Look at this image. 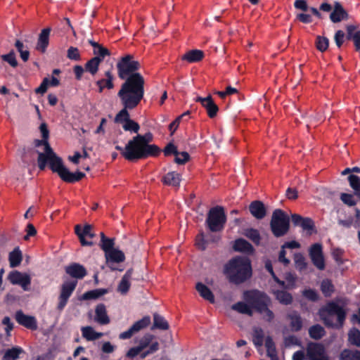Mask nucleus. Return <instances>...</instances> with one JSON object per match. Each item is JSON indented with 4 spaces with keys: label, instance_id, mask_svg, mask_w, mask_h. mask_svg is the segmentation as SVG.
Instances as JSON below:
<instances>
[{
    "label": "nucleus",
    "instance_id": "1",
    "mask_svg": "<svg viewBox=\"0 0 360 360\" xmlns=\"http://www.w3.org/2000/svg\"><path fill=\"white\" fill-rule=\"evenodd\" d=\"M135 88H129L126 84L122 90H119L117 96L123 108L115 115V122L121 124L125 131L138 134L140 129V125L138 122L130 118L129 110L136 108L143 99L142 88L135 85Z\"/></svg>",
    "mask_w": 360,
    "mask_h": 360
},
{
    "label": "nucleus",
    "instance_id": "2",
    "mask_svg": "<svg viewBox=\"0 0 360 360\" xmlns=\"http://www.w3.org/2000/svg\"><path fill=\"white\" fill-rule=\"evenodd\" d=\"M243 299L245 302H238L232 305L231 309L250 316L253 315L254 309L268 322L274 319V314L269 308L272 305V300L265 292L258 290H246L243 293Z\"/></svg>",
    "mask_w": 360,
    "mask_h": 360
},
{
    "label": "nucleus",
    "instance_id": "3",
    "mask_svg": "<svg viewBox=\"0 0 360 360\" xmlns=\"http://www.w3.org/2000/svg\"><path fill=\"white\" fill-rule=\"evenodd\" d=\"M150 139L137 134L129 141L125 146L123 157L129 161L146 159L148 157H157L161 150L155 144H149Z\"/></svg>",
    "mask_w": 360,
    "mask_h": 360
},
{
    "label": "nucleus",
    "instance_id": "4",
    "mask_svg": "<svg viewBox=\"0 0 360 360\" xmlns=\"http://www.w3.org/2000/svg\"><path fill=\"white\" fill-rule=\"evenodd\" d=\"M116 66L118 77L124 80L120 90H122L126 84H128L129 88H135V85H137L138 87L142 88L143 96H144V78L140 73L136 72L140 68V63L133 60V56L126 55L121 58Z\"/></svg>",
    "mask_w": 360,
    "mask_h": 360
},
{
    "label": "nucleus",
    "instance_id": "5",
    "mask_svg": "<svg viewBox=\"0 0 360 360\" xmlns=\"http://www.w3.org/2000/svg\"><path fill=\"white\" fill-rule=\"evenodd\" d=\"M224 273L229 282L240 284L248 280L252 274L250 259L244 256H236L224 266Z\"/></svg>",
    "mask_w": 360,
    "mask_h": 360
},
{
    "label": "nucleus",
    "instance_id": "6",
    "mask_svg": "<svg viewBox=\"0 0 360 360\" xmlns=\"http://www.w3.org/2000/svg\"><path fill=\"white\" fill-rule=\"evenodd\" d=\"M319 316L327 328L340 330L344 326L347 311L343 307L330 301L321 308Z\"/></svg>",
    "mask_w": 360,
    "mask_h": 360
},
{
    "label": "nucleus",
    "instance_id": "7",
    "mask_svg": "<svg viewBox=\"0 0 360 360\" xmlns=\"http://www.w3.org/2000/svg\"><path fill=\"white\" fill-rule=\"evenodd\" d=\"M101 240L99 246L104 252L106 266L112 271H122L123 269H119L116 264L125 261L124 253L115 248V238H108L103 232H101Z\"/></svg>",
    "mask_w": 360,
    "mask_h": 360
},
{
    "label": "nucleus",
    "instance_id": "8",
    "mask_svg": "<svg viewBox=\"0 0 360 360\" xmlns=\"http://www.w3.org/2000/svg\"><path fill=\"white\" fill-rule=\"evenodd\" d=\"M290 217L282 210L276 209L270 221V229L276 238L285 236L290 230Z\"/></svg>",
    "mask_w": 360,
    "mask_h": 360
},
{
    "label": "nucleus",
    "instance_id": "9",
    "mask_svg": "<svg viewBox=\"0 0 360 360\" xmlns=\"http://www.w3.org/2000/svg\"><path fill=\"white\" fill-rule=\"evenodd\" d=\"M226 216L224 209L221 206L212 207L207 216L205 225L211 232H220L225 226Z\"/></svg>",
    "mask_w": 360,
    "mask_h": 360
},
{
    "label": "nucleus",
    "instance_id": "10",
    "mask_svg": "<svg viewBox=\"0 0 360 360\" xmlns=\"http://www.w3.org/2000/svg\"><path fill=\"white\" fill-rule=\"evenodd\" d=\"M319 11L323 12L331 11L329 18L333 23L346 21L349 18V13L340 1H334L333 6L328 2H323L319 6Z\"/></svg>",
    "mask_w": 360,
    "mask_h": 360
},
{
    "label": "nucleus",
    "instance_id": "11",
    "mask_svg": "<svg viewBox=\"0 0 360 360\" xmlns=\"http://www.w3.org/2000/svg\"><path fill=\"white\" fill-rule=\"evenodd\" d=\"M77 284V281H68L64 282L60 288V292L58 296V303L57 305V309L62 311L65 307L69 298L73 293Z\"/></svg>",
    "mask_w": 360,
    "mask_h": 360
},
{
    "label": "nucleus",
    "instance_id": "12",
    "mask_svg": "<svg viewBox=\"0 0 360 360\" xmlns=\"http://www.w3.org/2000/svg\"><path fill=\"white\" fill-rule=\"evenodd\" d=\"M306 357L309 360H329L321 343L310 342L306 348Z\"/></svg>",
    "mask_w": 360,
    "mask_h": 360
},
{
    "label": "nucleus",
    "instance_id": "13",
    "mask_svg": "<svg viewBox=\"0 0 360 360\" xmlns=\"http://www.w3.org/2000/svg\"><path fill=\"white\" fill-rule=\"evenodd\" d=\"M309 256L312 264L320 271L326 268L323 246L321 243H314L309 249Z\"/></svg>",
    "mask_w": 360,
    "mask_h": 360
},
{
    "label": "nucleus",
    "instance_id": "14",
    "mask_svg": "<svg viewBox=\"0 0 360 360\" xmlns=\"http://www.w3.org/2000/svg\"><path fill=\"white\" fill-rule=\"evenodd\" d=\"M291 221L295 226L301 227L309 236L316 233L314 221L309 217H303L298 214H291Z\"/></svg>",
    "mask_w": 360,
    "mask_h": 360
},
{
    "label": "nucleus",
    "instance_id": "15",
    "mask_svg": "<svg viewBox=\"0 0 360 360\" xmlns=\"http://www.w3.org/2000/svg\"><path fill=\"white\" fill-rule=\"evenodd\" d=\"M8 280L13 285H20L25 291L30 290L31 277L26 273H22L17 270L12 271L8 275Z\"/></svg>",
    "mask_w": 360,
    "mask_h": 360
},
{
    "label": "nucleus",
    "instance_id": "16",
    "mask_svg": "<svg viewBox=\"0 0 360 360\" xmlns=\"http://www.w3.org/2000/svg\"><path fill=\"white\" fill-rule=\"evenodd\" d=\"M162 151L166 157L174 155V162L178 165H184L190 160L189 154L185 151L179 152L177 147L172 142L167 143Z\"/></svg>",
    "mask_w": 360,
    "mask_h": 360
},
{
    "label": "nucleus",
    "instance_id": "17",
    "mask_svg": "<svg viewBox=\"0 0 360 360\" xmlns=\"http://www.w3.org/2000/svg\"><path fill=\"white\" fill-rule=\"evenodd\" d=\"M150 323V318L149 316H144L141 319L136 321L127 330L121 333L119 335V338L121 340L129 339L135 333L146 328Z\"/></svg>",
    "mask_w": 360,
    "mask_h": 360
},
{
    "label": "nucleus",
    "instance_id": "18",
    "mask_svg": "<svg viewBox=\"0 0 360 360\" xmlns=\"http://www.w3.org/2000/svg\"><path fill=\"white\" fill-rule=\"evenodd\" d=\"M15 319L17 323L25 328L35 330L37 329V321L34 316L24 314L22 310H18L15 314Z\"/></svg>",
    "mask_w": 360,
    "mask_h": 360
},
{
    "label": "nucleus",
    "instance_id": "19",
    "mask_svg": "<svg viewBox=\"0 0 360 360\" xmlns=\"http://www.w3.org/2000/svg\"><path fill=\"white\" fill-rule=\"evenodd\" d=\"M75 230V233L79 238V241L82 245L92 246L94 245L92 241H89L85 239V237L93 238L95 236V234L91 231L92 226L91 225L86 224L83 228H82L80 225H76Z\"/></svg>",
    "mask_w": 360,
    "mask_h": 360
},
{
    "label": "nucleus",
    "instance_id": "20",
    "mask_svg": "<svg viewBox=\"0 0 360 360\" xmlns=\"http://www.w3.org/2000/svg\"><path fill=\"white\" fill-rule=\"evenodd\" d=\"M195 101L200 103L202 107L206 110L210 118H214L217 116L219 111L218 105L214 103L212 97L209 95L205 98L198 96Z\"/></svg>",
    "mask_w": 360,
    "mask_h": 360
},
{
    "label": "nucleus",
    "instance_id": "21",
    "mask_svg": "<svg viewBox=\"0 0 360 360\" xmlns=\"http://www.w3.org/2000/svg\"><path fill=\"white\" fill-rule=\"evenodd\" d=\"M44 153L39 152L37 150V153H38L37 164L40 170H44L46 168V166L48 163V159L51 158L52 156L56 155L50 146L48 141L44 145Z\"/></svg>",
    "mask_w": 360,
    "mask_h": 360
},
{
    "label": "nucleus",
    "instance_id": "22",
    "mask_svg": "<svg viewBox=\"0 0 360 360\" xmlns=\"http://www.w3.org/2000/svg\"><path fill=\"white\" fill-rule=\"evenodd\" d=\"M51 32V28L48 27L41 30L39 34L36 49L39 52L44 53L49 44V37Z\"/></svg>",
    "mask_w": 360,
    "mask_h": 360
},
{
    "label": "nucleus",
    "instance_id": "23",
    "mask_svg": "<svg viewBox=\"0 0 360 360\" xmlns=\"http://www.w3.org/2000/svg\"><path fill=\"white\" fill-rule=\"evenodd\" d=\"M65 272L71 277L77 279H82L87 274L84 266L79 263H72L67 266Z\"/></svg>",
    "mask_w": 360,
    "mask_h": 360
},
{
    "label": "nucleus",
    "instance_id": "24",
    "mask_svg": "<svg viewBox=\"0 0 360 360\" xmlns=\"http://www.w3.org/2000/svg\"><path fill=\"white\" fill-rule=\"evenodd\" d=\"M346 39L352 41L355 50L360 52V30H357V26L348 25L346 27Z\"/></svg>",
    "mask_w": 360,
    "mask_h": 360
},
{
    "label": "nucleus",
    "instance_id": "25",
    "mask_svg": "<svg viewBox=\"0 0 360 360\" xmlns=\"http://www.w3.org/2000/svg\"><path fill=\"white\" fill-rule=\"evenodd\" d=\"M251 214L257 219H263L266 214V209L264 204L260 200L252 201L249 205Z\"/></svg>",
    "mask_w": 360,
    "mask_h": 360
},
{
    "label": "nucleus",
    "instance_id": "26",
    "mask_svg": "<svg viewBox=\"0 0 360 360\" xmlns=\"http://www.w3.org/2000/svg\"><path fill=\"white\" fill-rule=\"evenodd\" d=\"M59 176L63 181L73 184L82 179L85 176V174L79 171L71 172L68 168H66L65 169H63V172L60 174Z\"/></svg>",
    "mask_w": 360,
    "mask_h": 360
},
{
    "label": "nucleus",
    "instance_id": "27",
    "mask_svg": "<svg viewBox=\"0 0 360 360\" xmlns=\"http://www.w3.org/2000/svg\"><path fill=\"white\" fill-rule=\"evenodd\" d=\"M105 79H98L96 84L98 86V91L102 93L105 88L108 89H112L114 88V76L110 70L105 72Z\"/></svg>",
    "mask_w": 360,
    "mask_h": 360
},
{
    "label": "nucleus",
    "instance_id": "28",
    "mask_svg": "<svg viewBox=\"0 0 360 360\" xmlns=\"http://www.w3.org/2000/svg\"><path fill=\"white\" fill-rule=\"evenodd\" d=\"M236 252H243L251 255L254 252L255 249L253 246L246 240L243 238H238L234 241L233 246Z\"/></svg>",
    "mask_w": 360,
    "mask_h": 360
},
{
    "label": "nucleus",
    "instance_id": "29",
    "mask_svg": "<svg viewBox=\"0 0 360 360\" xmlns=\"http://www.w3.org/2000/svg\"><path fill=\"white\" fill-rule=\"evenodd\" d=\"M88 43L94 47V54L95 55L94 58H98L100 63H102L106 56H110L111 53L107 48L94 41L93 39H88Z\"/></svg>",
    "mask_w": 360,
    "mask_h": 360
},
{
    "label": "nucleus",
    "instance_id": "30",
    "mask_svg": "<svg viewBox=\"0 0 360 360\" xmlns=\"http://www.w3.org/2000/svg\"><path fill=\"white\" fill-rule=\"evenodd\" d=\"M204 52L198 49H193L187 51L181 56L182 60H186L190 63H198L203 59Z\"/></svg>",
    "mask_w": 360,
    "mask_h": 360
},
{
    "label": "nucleus",
    "instance_id": "31",
    "mask_svg": "<svg viewBox=\"0 0 360 360\" xmlns=\"http://www.w3.org/2000/svg\"><path fill=\"white\" fill-rule=\"evenodd\" d=\"M95 313V320L98 323L101 325H106L110 323V318L107 314L106 308L104 304H98L96 307Z\"/></svg>",
    "mask_w": 360,
    "mask_h": 360
},
{
    "label": "nucleus",
    "instance_id": "32",
    "mask_svg": "<svg viewBox=\"0 0 360 360\" xmlns=\"http://www.w3.org/2000/svg\"><path fill=\"white\" fill-rule=\"evenodd\" d=\"M133 274V269H128L122 276L119 285L117 286V290L122 295H125L128 292L131 284L130 279Z\"/></svg>",
    "mask_w": 360,
    "mask_h": 360
},
{
    "label": "nucleus",
    "instance_id": "33",
    "mask_svg": "<svg viewBox=\"0 0 360 360\" xmlns=\"http://www.w3.org/2000/svg\"><path fill=\"white\" fill-rule=\"evenodd\" d=\"M48 162L49 163V167L52 172L57 173L58 176L63 172V169L67 168L64 166L62 158L56 155L48 159Z\"/></svg>",
    "mask_w": 360,
    "mask_h": 360
},
{
    "label": "nucleus",
    "instance_id": "34",
    "mask_svg": "<svg viewBox=\"0 0 360 360\" xmlns=\"http://www.w3.org/2000/svg\"><path fill=\"white\" fill-rule=\"evenodd\" d=\"M196 290L200 295L210 303L214 302V296L211 290L202 283L198 282L195 285Z\"/></svg>",
    "mask_w": 360,
    "mask_h": 360
},
{
    "label": "nucleus",
    "instance_id": "35",
    "mask_svg": "<svg viewBox=\"0 0 360 360\" xmlns=\"http://www.w3.org/2000/svg\"><path fill=\"white\" fill-rule=\"evenodd\" d=\"M162 181L167 186H179L181 181V176L176 172H170L162 177Z\"/></svg>",
    "mask_w": 360,
    "mask_h": 360
},
{
    "label": "nucleus",
    "instance_id": "36",
    "mask_svg": "<svg viewBox=\"0 0 360 360\" xmlns=\"http://www.w3.org/2000/svg\"><path fill=\"white\" fill-rule=\"evenodd\" d=\"M22 260V254L19 247L14 248L13 251L9 253L8 261L11 268L18 266Z\"/></svg>",
    "mask_w": 360,
    "mask_h": 360
},
{
    "label": "nucleus",
    "instance_id": "37",
    "mask_svg": "<svg viewBox=\"0 0 360 360\" xmlns=\"http://www.w3.org/2000/svg\"><path fill=\"white\" fill-rule=\"evenodd\" d=\"M25 351L19 346L13 347L6 350L2 360H17L20 358V355L24 354Z\"/></svg>",
    "mask_w": 360,
    "mask_h": 360
},
{
    "label": "nucleus",
    "instance_id": "38",
    "mask_svg": "<svg viewBox=\"0 0 360 360\" xmlns=\"http://www.w3.org/2000/svg\"><path fill=\"white\" fill-rule=\"evenodd\" d=\"M290 320V328L292 331H300L302 328V320L300 315L297 311H293L288 315Z\"/></svg>",
    "mask_w": 360,
    "mask_h": 360
},
{
    "label": "nucleus",
    "instance_id": "39",
    "mask_svg": "<svg viewBox=\"0 0 360 360\" xmlns=\"http://www.w3.org/2000/svg\"><path fill=\"white\" fill-rule=\"evenodd\" d=\"M293 260L295 269L299 272H303L308 266L306 258L301 252H296L293 255Z\"/></svg>",
    "mask_w": 360,
    "mask_h": 360
},
{
    "label": "nucleus",
    "instance_id": "40",
    "mask_svg": "<svg viewBox=\"0 0 360 360\" xmlns=\"http://www.w3.org/2000/svg\"><path fill=\"white\" fill-rule=\"evenodd\" d=\"M276 299L282 304L289 305L292 302L293 298L292 295L282 290H277L274 292Z\"/></svg>",
    "mask_w": 360,
    "mask_h": 360
},
{
    "label": "nucleus",
    "instance_id": "41",
    "mask_svg": "<svg viewBox=\"0 0 360 360\" xmlns=\"http://www.w3.org/2000/svg\"><path fill=\"white\" fill-rule=\"evenodd\" d=\"M82 336L89 341L96 340L102 337L103 333L96 332L91 326L82 328Z\"/></svg>",
    "mask_w": 360,
    "mask_h": 360
},
{
    "label": "nucleus",
    "instance_id": "42",
    "mask_svg": "<svg viewBox=\"0 0 360 360\" xmlns=\"http://www.w3.org/2000/svg\"><path fill=\"white\" fill-rule=\"evenodd\" d=\"M340 360H360V350L345 349L340 354Z\"/></svg>",
    "mask_w": 360,
    "mask_h": 360
},
{
    "label": "nucleus",
    "instance_id": "43",
    "mask_svg": "<svg viewBox=\"0 0 360 360\" xmlns=\"http://www.w3.org/2000/svg\"><path fill=\"white\" fill-rule=\"evenodd\" d=\"M101 63L98 58H91L84 65L85 71L95 75L98 71Z\"/></svg>",
    "mask_w": 360,
    "mask_h": 360
},
{
    "label": "nucleus",
    "instance_id": "44",
    "mask_svg": "<svg viewBox=\"0 0 360 360\" xmlns=\"http://www.w3.org/2000/svg\"><path fill=\"white\" fill-rule=\"evenodd\" d=\"M169 323L165 318L158 314H153V325L152 329L158 328L160 330H165L169 328Z\"/></svg>",
    "mask_w": 360,
    "mask_h": 360
},
{
    "label": "nucleus",
    "instance_id": "45",
    "mask_svg": "<svg viewBox=\"0 0 360 360\" xmlns=\"http://www.w3.org/2000/svg\"><path fill=\"white\" fill-rule=\"evenodd\" d=\"M326 333V331L321 325L316 324L311 326L309 329V336L314 340H320Z\"/></svg>",
    "mask_w": 360,
    "mask_h": 360
},
{
    "label": "nucleus",
    "instance_id": "46",
    "mask_svg": "<svg viewBox=\"0 0 360 360\" xmlns=\"http://www.w3.org/2000/svg\"><path fill=\"white\" fill-rule=\"evenodd\" d=\"M264 338V333L262 328L255 327L253 329L252 342L256 347H261L263 345Z\"/></svg>",
    "mask_w": 360,
    "mask_h": 360
},
{
    "label": "nucleus",
    "instance_id": "47",
    "mask_svg": "<svg viewBox=\"0 0 360 360\" xmlns=\"http://www.w3.org/2000/svg\"><path fill=\"white\" fill-rule=\"evenodd\" d=\"M348 341L352 345L360 347V330L358 328H352L349 330Z\"/></svg>",
    "mask_w": 360,
    "mask_h": 360
},
{
    "label": "nucleus",
    "instance_id": "48",
    "mask_svg": "<svg viewBox=\"0 0 360 360\" xmlns=\"http://www.w3.org/2000/svg\"><path fill=\"white\" fill-rule=\"evenodd\" d=\"M108 292V290L105 288H98L92 290L87 291L83 294L84 300H95Z\"/></svg>",
    "mask_w": 360,
    "mask_h": 360
},
{
    "label": "nucleus",
    "instance_id": "49",
    "mask_svg": "<svg viewBox=\"0 0 360 360\" xmlns=\"http://www.w3.org/2000/svg\"><path fill=\"white\" fill-rule=\"evenodd\" d=\"M321 290L325 297H330L335 290L331 281L329 279L323 280L321 283Z\"/></svg>",
    "mask_w": 360,
    "mask_h": 360
},
{
    "label": "nucleus",
    "instance_id": "50",
    "mask_svg": "<svg viewBox=\"0 0 360 360\" xmlns=\"http://www.w3.org/2000/svg\"><path fill=\"white\" fill-rule=\"evenodd\" d=\"M244 235L250 239L255 244H259L261 236L257 229L253 228L247 229L244 231Z\"/></svg>",
    "mask_w": 360,
    "mask_h": 360
},
{
    "label": "nucleus",
    "instance_id": "51",
    "mask_svg": "<svg viewBox=\"0 0 360 360\" xmlns=\"http://www.w3.org/2000/svg\"><path fill=\"white\" fill-rule=\"evenodd\" d=\"M15 47L16 48L17 51L20 53L21 59L24 62L27 61L30 57V51L27 49H24V44L21 41L17 39L15 42Z\"/></svg>",
    "mask_w": 360,
    "mask_h": 360
},
{
    "label": "nucleus",
    "instance_id": "52",
    "mask_svg": "<svg viewBox=\"0 0 360 360\" xmlns=\"http://www.w3.org/2000/svg\"><path fill=\"white\" fill-rule=\"evenodd\" d=\"M329 46V39L326 37L317 36L316 38V47L321 51H326Z\"/></svg>",
    "mask_w": 360,
    "mask_h": 360
},
{
    "label": "nucleus",
    "instance_id": "53",
    "mask_svg": "<svg viewBox=\"0 0 360 360\" xmlns=\"http://www.w3.org/2000/svg\"><path fill=\"white\" fill-rule=\"evenodd\" d=\"M1 57L4 61L8 63L12 68H16L18 65L15 53L13 50H11L7 54L2 55Z\"/></svg>",
    "mask_w": 360,
    "mask_h": 360
},
{
    "label": "nucleus",
    "instance_id": "54",
    "mask_svg": "<svg viewBox=\"0 0 360 360\" xmlns=\"http://www.w3.org/2000/svg\"><path fill=\"white\" fill-rule=\"evenodd\" d=\"M265 347L269 356L272 357L273 356L276 355V346L273 339L270 336L266 337L265 340Z\"/></svg>",
    "mask_w": 360,
    "mask_h": 360
},
{
    "label": "nucleus",
    "instance_id": "55",
    "mask_svg": "<svg viewBox=\"0 0 360 360\" xmlns=\"http://www.w3.org/2000/svg\"><path fill=\"white\" fill-rule=\"evenodd\" d=\"M349 186L354 189V191L360 190V177L355 174H350L348 176Z\"/></svg>",
    "mask_w": 360,
    "mask_h": 360
},
{
    "label": "nucleus",
    "instance_id": "56",
    "mask_svg": "<svg viewBox=\"0 0 360 360\" xmlns=\"http://www.w3.org/2000/svg\"><path fill=\"white\" fill-rule=\"evenodd\" d=\"M67 57L70 60L78 61L81 59L79 49L77 47L70 46L67 51Z\"/></svg>",
    "mask_w": 360,
    "mask_h": 360
},
{
    "label": "nucleus",
    "instance_id": "57",
    "mask_svg": "<svg viewBox=\"0 0 360 360\" xmlns=\"http://www.w3.org/2000/svg\"><path fill=\"white\" fill-rule=\"evenodd\" d=\"M340 200L347 205L352 207L356 204V201L354 199L352 194L342 193L340 195Z\"/></svg>",
    "mask_w": 360,
    "mask_h": 360
},
{
    "label": "nucleus",
    "instance_id": "58",
    "mask_svg": "<svg viewBox=\"0 0 360 360\" xmlns=\"http://www.w3.org/2000/svg\"><path fill=\"white\" fill-rule=\"evenodd\" d=\"M302 295L307 300L312 302H316L319 300V295L314 289L304 290L302 292Z\"/></svg>",
    "mask_w": 360,
    "mask_h": 360
},
{
    "label": "nucleus",
    "instance_id": "59",
    "mask_svg": "<svg viewBox=\"0 0 360 360\" xmlns=\"http://www.w3.org/2000/svg\"><path fill=\"white\" fill-rule=\"evenodd\" d=\"M345 37H345V32L342 30H338L335 33L334 40H335L336 46L338 48H340L342 46V44L344 43Z\"/></svg>",
    "mask_w": 360,
    "mask_h": 360
},
{
    "label": "nucleus",
    "instance_id": "60",
    "mask_svg": "<svg viewBox=\"0 0 360 360\" xmlns=\"http://www.w3.org/2000/svg\"><path fill=\"white\" fill-rule=\"evenodd\" d=\"M2 324L6 326L5 332L6 336H11V332L13 329V323H12L9 316H5L2 320Z\"/></svg>",
    "mask_w": 360,
    "mask_h": 360
},
{
    "label": "nucleus",
    "instance_id": "61",
    "mask_svg": "<svg viewBox=\"0 0 360 360\" xmlns=\"http://www.w3.org/2000/svg\"><path fill=\"white\" fill-rule=\"evenodd\" d=\"M296 20L305 24L311 23L313 21V18L310 14L300 13L296 15Z\"/></svg>",
    "mask_w": 360,
    "mask_h": 360
},
{
    "label": "nucleus",
    "instance_id": "62",
    "mask_svg": "<svg viewBox=\"0 0 360 360\" xmlns=\"http://www.w3.org/2000/svg\"><path fill=\"white\" fill-rule=\"evenodd\" d=\"M195 245L199 249L202 250H205L207 241L205 240L203 233H200L196 236Z\"/></svg>",
    "mask_w": 360,
    "mask_h": 360
},
{
    "label": "nucleus",
    "instance_id": "63",
    "mask_svg": "<svg viewBox=\"0 0 360 360\" xmlns=\"http://www.w3.org/2000/svg\"><path fill=\"white\" fill-rule=\"evenodd\" d=\"M294 6L296 9H300L304 12H307L309 7L305 0H295L294 2Z\"/></svg>",
    "mask_w": 360,
    "mask_h": 360
},
{
    "label": "nucleus",
    "instance_id": "64",
    "mask_svg": "<svg viewBox=\"0 0 360 360\" xmlns=\"http://www.w3.org/2000/svg\"><path fill=\"white\" fill-rule=\"evenodd\" d=\"M49 84V79L45 77L39 87L35 89L36 94H44L46 92Z\"/></svg>",
    "mask_w": 360,
    "mask_h": 360
}]
</instances>
